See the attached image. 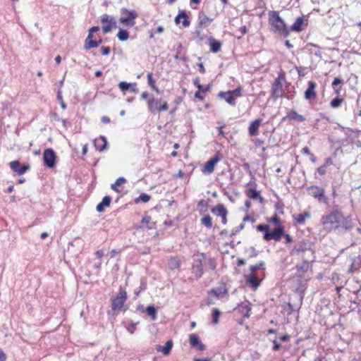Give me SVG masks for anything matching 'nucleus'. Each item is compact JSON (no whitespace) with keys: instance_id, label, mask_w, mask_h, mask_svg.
<instances>
[{"instance_id":"f257e3e1","label":"nucleus","mask_w":361,"mask_h":361,"mask_svg":"<svg viewBox=\"0 0 361 361\" xmlns=\"http://www.w3.org/2000/svg\"><path fill=\"white\" fill-rule=\"evenodd\" d=\"M140 98L146 101L148 111L152 114L166 111L169 109V104L166 101L161 99H156L150 96L146 91L141 94Z\"/></svg>"},{"instance_id":"f03ea898","label":"nucleus","mask_w":361,"mask_h":361,"mask_svg":"<svg viewBox=\"0 0 361 361\" xmlns=\"http://www.w3.org/2000/svg\"><path fill=\"white\" fill-rule=\"evenodd\" d=\"M343 213L338 208H334L329 214L323 216L321 221L328 230L338 231L341 226Z\"/></svg>"},{"instance_id":"7ed1b4c3","label":"nucleus","mask_w":361,"mask_h":361,"mask_svg":"<svg viewBox=\"0 0 361 361\" xmlns=\"http://www.w3.org/2000/svg\"><path fill=\"white\" fill-rule=\"evenodd\" d=\"M269 20L270 25L274 28V32H278L284 36H288L289 34L286 28V25L282 18L279 16L278 12L271 11L269 13Z\"/></svg>"},{"instance_id":"20e7f679","label":"nucleus","mask_w":361,"mask_h":361,"mask_svg":"<svg viewBox=\"0 0 361 361\" xmlns=\"http://www.w3.org/2000/svg\"><path fill=\"white\" fill-rule=\"evenodd\" d=\"M121 13L123 15L119 19L121 24L128 27H132L135 25V19L138 17V14L135 10L122 8Z\"/></svg>"},{"instance_id":"39448f33","label":"nucleus","mask_w":361,"mask_h":361,"mask_svg":"<svg viewBox=\"0 0 361 361\" xmlns=\"http://www.w3.org/2000/svg\"><path fill=\"white\" fill-rule=\"evenodd\" d=\"M127 299L126 290L120 286L118 293L111 301V308L114 311L123 310L124 303Z\"/></svg>"},{"instance_id":"423d86ee","label":"nucleus","mask_w":361,"mask_h":361,"mask_svg":"<svg viewBox=\"0 0 361 361\" xmlns=\"http://www.w3.org/2000/svg\"><path fill=\"white\" fill-rule=\"evenodd\" d=\"M310 195L314 199L318 200L319 202L324 203L328 202V198L325 196V190L317 185H311L307 188Z\"/></svg>"},{"instance_id":"0eeeda50","label":"nucleus","mask_w":361,"mask_h":361,"mask_svg":"<svg viewBox=\"0 0 361 361\" xmlns=\"http://www.w3.org/2000/svg\"><path fill=\"white\" fill-rule=\"evenodd\" d=\"M101 23L102 25V31L104 34L111 31L112 29L117 27L116 18L108 14H104L101 17Z\"/></svg>"},{"instance_id":"6e6552de","label":"nucleus","mask_w":361,"mask_h":361,"mask_svg":"<svg viewBox=\"0 0 361 361\" xmlns=\"http://www.w3.org/2000/svg\"><path fill=\"white\" fill-rule=\"evenodd\" d=\"M312 243L309 240H302L298 243L292 250V255H302L306 252L313 255Z\"/></svg>"},{"instance_id":"1a4fd4ad","label":"nucleus","mask_w":361,"mask_h":361,"mask_svg":"<svg viewBox=\"0 0 361 361\" xmlns=\"http://www.w3.org/2000/svg\"><path fill=\"white\" fill-rule=\"evenodd\" d=\"M205 255L202 253L194 259L193 274L197 279H200L204 274L202 261L205 259Z\"/></svg>"},{"instance_id":"9d476101","label":"nucleus","mask_w":361,"mask_h":361,"mask_svg":"<svg viewBox=\"0 0 361 361\" xmlns=\"http://www.w3.org/2000/svg\"><path fill=\"white\" fill-rule=\"evenodd\" d=\"M56 156L54 151L49 148L46 149L43 153L44 164L48 168H54L56 165Z\"/></svg>"},{"instance_id":"9b49d317","label":"nucleus","mask_w":361,"mask_h":361,"mask_svg":"<svg viewBox=\"0 0 361 361\" xmlns=\"http://www.w3.org/2000/svg\"><path fill=\"white\" fill-rule=\"evenodd\" d=\"M284 235V228L282 226H279L275 228L272 231L264 233V239L267 241L274 240L279 241L281 237Z\"/></svg>"},{"instance_id":"f8f14e48","label":"nucleus","mask_w":361,"mask_h":361,"mask_svg":"<svg viewBox=\"0 0 361 361\" xmlns=\"http://www.w3.org/2000/svg\"><path fill=\"white\" fill-rule=\"evenodd\" d=\"M221 155L216 153L214 157L207 161L202 169V172L206 174H211L214 170L215 165L221 160Z\"/></svg>"},{"instance_id":"ddd939ff","label":"nucleus","mask_w":361,"mask_h":361,"mask_svg":"<svg viewBox=\"0 0 361 361\" xmlns=\"http://www.w3.org/2000/svg\"><path fill=\"white\" fill-rule=\"evenodd\" d=\"M357 221L356 219L353 220L350 216L344 217L342 215V220L341 221V226H339L338 232H346L351 230Z\"/></svg>"},{"instance_id":"4468645a","label":"nucleus","mask_w":361,"mask_h":361,"mask_svg":"<svg viewBox=\"0 0 361 361\" xmlns=\"http://www.w3.org/2000/svg\"><path fill=\"white\" fill-rule=\"evenodd\" d=\"M246 283L250 286L253 290H256L260 285L261 280L257 275V273H249L245 274Z\"/></svg>"},{"instance_id":"2eb2a0df","label":"nucleus","mask_w":361,"mask_h":361,"mask_svg":"<svg viewBox=\"0 0 361 361\" xmlns=\"http://www.w3.org/2000/svg\"><path fill=\"white\" fill-rule=\"evenodd\" d=\"M317 87V84L314 81L308 82V87L305 92V98L307 100L311 101L317 97V93L315 89Z\"/></svg>"},{"instance_id":"dca6fc26","label":"nucleus","mask_w":361,"mask_h":361,"mask_svg":"<svg viewBox=\"0 0 361 361\" xmlns=\"http://www.w3.org/2000/svg\"><path fill=\"white\" fill-rule=\"evenodd\" d=\"M9 166L11 169L19 176L24 174L29 169L28 165L24 164L21 166L18 161H11Z\"/></svg>"},{"instance_id":"f3484780","label":"nucleus","mask_w":361,"mask_h":361,"mask_svg":"<svg viewBox=\"0 0 361 361\" xmlns=\"http://www.w3.org/2000/svg\"><path fill=\"white\" fill-rule=\"evenodd\" d=\"M282 93L283 84L279 81H274L271 88V94L272 97L277 99L282 96Z\"/></svg>"},{"instance_id":"a211bd4d","label":"nucleus","mask_w":361,"mask_h":361,"mask_svg":"<svg viewBox=\"0 0 361 361\" xmlns=\"http://www.w3.org/2000/svg\"><path fill=\"white\" fill-rule=\"evenodd\" d=\"M190 344L192 348H197L199 350H205V345L200 340V337L197 334H190L189 336Z\"/></svg>"},{"instance_id":"6ab92c4d","label":"nucleus","mask_w":361,"mask_h":361,"mask_svg":"<svg viewBox=\"0 0 361 361\" xmlns=\"http://www.w3.org/2000/svg\"><path fill=\"white\" fill-rule=\"evenodd\" d=\"M175 23L177 25L181 23L184 27H188L190 25V21L188 19V16L184 11H180L175 18Z\"/></svg>"},{"instance_id":"aec40b11","label":"nucleus","mask_w":361,"mask_h":361,"mask_svg":"<svg viewBox=\"0 0 361 361\" xmlns=\"http://www.w3.org/2000/svg\"><path fill=\"white\" fill-rule=\"evenodd\" d=\"M118 87L123 92H126L127 90L135 93L138 92V89L135 82L128 83L127 82L122 81L118 83Z\"/></svg>"},{"instance_id":"412c9836","label":"nucleus","mask_w":361,"mask_h":361,"mask_svg":"<svg viewBox=\"0 0 361 361\" xmlns=\"http://www.w3.org/2000/svg\"><path fill=\"white\" fill-rule=\"evenodd\" d=\"M251 303L248 300H245L238 305L240 312L244 317L248 318L250 316Z\"/></svg>"},{"instance_id":"4be33fe9","label":"nucleus","mask_w":361,"mask_h":361,"mask_svg":"<svg viewBox=\"0 0 361 361\" xmlns=\"http://www.w3.org/2000/svg\"><path fill=\"white\" fill-rule=\"evenodd\" d=\"M172 347L173 341L171 340H169L166 341L164 346H161L160 345H157L156 350L158 352H161L164 355H168L170 354Z\"/></svg>"},{"instance_id":"5701e85b","label":"nucleus","mask_w":361,"mask_h":361,"mask_svg":"<svg viewBox=\"0 0 361 361\" xmlns=\"http://www.w3.org/2000/svg\"><path fill=\"white\" fill-rule=\"evenodd\" d=\"M218 96H219V97L224 99L230 105H232V106L235 105V99L233 98V97L230 91L220 92L219 93Z\"/></svg>"},{"instance_id":"b1692460","label":"nucleus","mask_w":361,"mask_h":361,"mask_svg":"<svg viewBox=\"0 0 361 361\" xmlns=\"http://www.w3.org/2000/svg\"><path fill=\"white\" fill-rule=\"evenodd\" d=\"M96 149L99 151H103L106 148L107 141L104 136H99L94 141Z\"/></svg>"},{"instance_id":"393cba45","label":"nucleus","mask_w":361,"mask_h":361,"mask_svg":"<svg viewBox=\"0 0 361 361\" xmlns=\"http://www.w3.org/2000/svg\"><path fill=\"white\" fill-rule=\"evenodd\" d=\"M102 42V39H99V41L93 40L92 38H91V36H87V38L85 40V44L84 48L86 50L90 49L92 48H96L97 47L99 44H101Z\"/></svg>"},{"instance_id":"a878e982","label":"nucleus","mask_w":361,"mask_h":361,"mask_svg":"<svg viewBox=\"0 0 361 361\" xmlns=\"http://www.w3.org/2000/svg\"><path fill=\"white\" fill-rule=\"evenodd\" d=\"M262 120L261 118H257L252 121L248 128L249 133L250 135L254 136L257 135L259 127L262 123Z\"/></svg>"},{"instance_id":"bb28decb","label":"nucleus","mask_w":361,"mask_h":361,"mask_svg":"<svg viewBox=\"0 0 361 361\" xmlns=\"http://www.w3.org/2000/svg\"><path fill=\"white\" fill-rule=\"evenodd\" d=\"M305 21H307V20H305L303 17H298L294 22V23L291 25L290 30L295 32H300L302 30V25L305 23Z\"/></svg>"},{"instance_id":"cd10ccee","label":"nucleus","mask_w":361,"mask_h":361,"mask_svg":"<svg viewBox=\"0 0 361 361\" xmlns=\"http://www.w3.org/2000/svg\"><path fill=\"white\" fill-rule=\"evenodd\" d=\"M247 195L251 199L259 200V202H262L264 200L259 192L255 188H249L247 192Z\"/></svg>"},{"instance_id":"c85d7f7f","label":"nucleus","mask_w":361,"mask_h":361,"mask_svg":"<svg viewBox=\"0 0 361 361\" xmlns=\"http://www.w3.org/2000/svg\"><path fill=\"white\" fill-rule=\"evenodd\" d=\"M111 201V198L109 196H105L102 202L99 203L96 207L97 211L98 212H102L104 210L105 207H109L110 205Z\"/></svg>"},{"instance_id":"c756f323","label":"nucleus","mask_w":361,"mask_h":361,"mask_svg":"<svg viewBox=\"0 0 361 361\" xmlns=\"http://www.w3.org/2000/svg\"><path fill=\"white\" fill-rule=\"evenodd\" d=\"M152 219L149 216H145L141 221L140 227L147 229H152L154 227V223L151 221Z\"/></svg>"},{"instance_id":"7c9ffc66","label":"nucleus","mask_w":361,"mask_h":361,"mask_svg":"<svg viewBox=\"0 0 361 361\" xmlns=\"http://www.w3.org/2000/svg\"><path fill=\"white\" fill-rule=\"evenodd\" d=\"M212 212L219 216H222L224 215H227L228 212L225 207L221 204H219L217 206L212 209Z\"/></svg>"},{"instance_id":"2f4dec72","label":"nucleus","mask_w":361,"mask_h":361,"mask_svg":"<svg viewBox=\"0 0 361 361\" xmlns=\"http://www.w3.org/2000/svg\"><path fill=\"white\" fill-rule=\"evenodd\" d=\"M296 222L299 224H304L305 219L310 218V213L305 212L303 213L293 216Z\"/></svg>"},{"instance_id":"473e14b6","label":"nucleus","mask_w":361,"mask_h":361,"mask_svg":"<svg viewBox=\"0 0 361 361\" xmlns=\"http://www.w3.org/2000/svg\"><path fill=\"white\" fill-rule=\"evenodd\" d=\"M286 117L290 120H297L300 122L305 121V118L302 115L298 114L294 110L289 111Z\"/></svg>"},{"instance_id":"72a5a7b5","label":"nucleus","mask_w":361,"mask_h":361,"mask_svg":"<svg viewBox=\"0 0 361 361\" xmlns=\"http://www.w3.org/2000/svg\"><path fill=\"white\" fill-rule=\"evenodd\" d=\"M210 50L214 53H217L221 50V44L219 41L216 40L215 39L211 37L210 38Z\"/></svg>"},{"instance_id":"f704fd0d","label":"nucleus","mask_w":361,"mask_h":361,"mask_svg":"<svg viewBox=\"0 0 361 361\" xmlns=\"http://www.w3.org/2000/svg\"><path fill=\"white\" fill-rule=\"evenodd\" d=\"M180 261L177 257H171L169 259L168 266L171 269H176L180 267Z\"/></svg>"},{"instance_id":"c9c22d12","label":"nucleus","mask_w":361,"mask_h":361,"mask_svg":"<svg viewBox=\"0 0 361 361\" xmlns=\"http://www.w3.org/2000/svg\"><path fill=\"white\" fill-rule=\"evenodd\" d=\"M199 20H200V25L201 27H204L209 26L212 22V19L209 18L203 13H200Z\"/></svg>"},{"instance_id":"e433bc0d","label":"nucleus","mask_w":361,"mask_h":361,"mask_svg":"<svg viewBox=\"0 0 361 361\" xmlns=\"http://www.w3.org/2000/svg\"><path fill=\"white\" fill-rule=\"evenodd\" d=\"M259 269L264 270L265 269V263L264 262H260L255 265H251L250 267V271L251 273H257V271Z\"/></svg>"},{"instance_id":"4c0bfd02","label":"nucleus","mask_w":361,"mask_h":361,"mask_svg":"<svg viewBox=\"0 0 361 361\" xmlns=\"http://www.w3.org/2000/svg\"><path fill=\"white\" fill-rule=\"evenodd\" d=\"M148 85L154 91L159 92L158 87L155 85V81L152 78V73H149L147 75Z\"/></svg>"},{"instance_id":"58836bf2","label":"nucleus","mask_w":361,"mask_h":361,"mask_svg":"<svg viewBox=\"0 0 361 361\" xmlns=\"http://www.w3.org/2000/svg\"><path fill=\"white\" fill-rule=\"evenodd\" d=\"M117 37L121 41H126L129 38V33L126 30L120 29L117 34Z\"/></svg>"},{"instance_id":"ea45409f","label":"nucleus","mask_w":361,"mask_h":361,"mask_svg":"<svg viewBox=\"0 0 361 361\" xmlns=\"http://www.w3.org/2000/svg\"><path fill=\"white\" fill-rule=\"evenodd\" d=\"M146 312L149 316L151 317L152 320H155L157 318V310L154 305H149L147 307Z\"/></svg>"},{"instance_id":"a19ab883","label":"nucleus","mask_w":361,"mask_h":361,"mask_svg":"<svg viewBox=\"0 0 361 361\" xmlns=\"http://www.w3.org/2000/svg\"><path fill=\"white\" fill-rule=\"evenodd\" d=\"M201 223L207 228H211L212 227V218L209 215L204 216L203 218H202Z\"/></svg>"},{"instance_id":"79ce46f5","label":"nucleus","mask_w":361,"mask_h":361,"mask_svg":"<svg viewBox=\"0 0 361 361\" xmlns=\"http://www.w3.org/2000/svg\"><path fill=\"white\" fill-rule=\"evenodd\" d=\"M126 180L123 177H120L116 179V182L111 185V188L115 192H118V190L117 188L118 186H120L123 183H126Z\"/></svg>"},{"instance_id":"37998d69","label":"nucleus","mask_w":361,"mask_h":361,"mask_svg":"<svg viewBox=\"0 0 361 361\" xmlns=\"http://www.w3.org/2000/svg\"><path fill=\"white\" fill-rule=\"evenodd\" d=\"M220 314H221V312L219 311V310L218 308H214L212 310V323L214 324H216L219 323V318Z\"/></svg>"},{"instance_id":"c03bdc74","label":"nucleus","mask_w":361,"mask_h":361,"mask_svg":"<svg viewBox=\"0 0 361 361\" xmlns=\"http://www.w3.org/2000/svg\"><path fill=\"white\" fill-rule=\"evenodd\" d=\"M343 101V99L337 97L331 100L330 102V106L334 109L338 108L342 104Z\"/></svg>"},{"instance_id":"a18cd8bd","label":"nucleus","mask_w":361,"mask_h":361,"mask_svg":"<svg viewBox=\"0 0 361 361\" xmlns=\"http://www.w3.org/2000/svg\"><path fill=\"white\" fill-rule=\"evenodd\" d=\"M150 200V196L146 193H142L135 200V203H138L140 201L143 202H147Z\"/></svg>"},{"instance_id":"49530a36","label":"nucleus","mask_w":361,"mask_h":361,"mask_svg":"<svg viewBox=\"0 0 361 361\" xmlns=\"http://www.w3.org/2000/svg\"><path fill=\"white\" fill-rule=\"evenodd\" d=\"M57 99L59 100L61 108L63 109H66V104L63 102V97H62V92H61V91L60 90H58V92H57Z\"/></svg>"},{"instance_id":"de8ad7c7","label":"nucleus","mask_w":361,"mask_h":361,"mask_svg":"<svg viewBox=\"0 0 361 361\" xmlns=\"http://www.w3.org/2000/svg\"><path fill=\"white\" fill-rule=\"evenodd\" d=\"M257 230L261 232H264V233H268L269 231V226L267 224H259L257 226Z\"/></svg>"},{"instance_id":"09e8293b","label":"nucleus","mask_w":361,"mask_h":361,"mask_svg":"<svg viewBox=\"0 0 361 361\" xmlns=\"http://www.w3.org/2000/svg\"><path fill=\"white\" fill-rule=\"evenodd\" d=\"M286 80V74L284 71H281L279 73L278 77L274 80V81H279L281 83L284 82Z\"/></svg>"},{"instance_id":"8fccbe9b","label":"nucleus","mask_w":361,"mask_h":361,"mask_svg":"<svg viewBox=\"0 0 361 361\" xmlns=\"http://www.w3.org/2000/svg\"><path fill=\"white\" fill-rule=\"evenodd\" d=\"M233 97V98L235 97H239L241 96L242 94V90L241 88L239 87H237L235 88V90H231L230 91Z\"/></svg>"},{"instance_id":"3c124183","label":"nucleus","mask_w":361,"mask_h":361,"mask_svg":"<svg viewBox=\"0 0 361 361\" xmlns=\"http://www.w3.org/2000/svg\"><path fill=\"white\" fill-rule=\"evenodd\" d=\"M136 323L130 322L128 324L126 329L130 334H133L136 329Z\"/></svg>"},{"instance_id":"603ef678","label":"nucleus","mask_w":361,"mask_h":361,"mask_svg":"<svg viewBox=\"0 0 361 361\" xmlns=\"http://www.w3.org/2000/svg\"><path fill=\"white\" fill-rule=\"evenodd\" d=\"M244 228V224L242 223L240 224L239 226L235 227L233 230H232V232H231V235H235L237 233H238L239 231H240L241 230H243Z\"/></svg>"},{"instance_id":"864d4df0","label":"nucleus","mask_w":361,"mask_h":361,"mask_svg":"<svg viewBox=\"0 0 361 361\" xmlns=\"http://www.w3.org/2000/svg\"><path fill=\"white\" fill-rule=\"evenodd\" d=\"M326 168L325 166L322 165L317 168V171L319 175L323 176L326 173Z\"/></svg>"},{"instance_id":"5fc2aeb1","label":"nucleus","mask_w":361,"mask_h":361,"mask_svg":"<svg viewBox=\"0 0 361 361\" xmlns=\"http://www.w3.org/2000/svg\"><path fill=\"white\" fill-rule=\"evenodd\" d=\"M343 82V80L340 78H335L334 80L332 82V87L335 88L337 85Z\"/></svg>"},{"instance_id":"6e6d98bb","label":"nucleus","mask_w":361,"mask_h":361,"mask_svg":"<svg viewBox=\"0 0 361 361\" xmlns=\"http://www.w3.org/2000/svg\"><path fill=\"white\" fill-rule=\"evenodd\" d=\"M99 30V27L93 26L89 30V33L87 36H91V38L93 37V33L97 32Z\"/></svg>"},{"instance_id":"4d7b16f0","label":"nucleus","mask_w":361,"mask_h":361,"mask_svg":"<svg viewBox=\"0 0 361 361\" xmlns=\"http://www.w3.org/2000/svg\"><path fill=\"white\" fill-rule=\"evenodd\" d=\"M101 49L103 55H108L111 51L109 47H102Z\"/></svg>"},{"instance_id":"13d9d810","label":"nucleus","mask_w":361,"mask_h":361,"mask_svg":"<svg viewBox=\"0 0 361 361\" xmlns=\"http://www.w3.org/2000/svg\"><path fill=\"white\" fill-rule=\"evenodd\" d=\"M194 84L196 85L199 90H203V86L200 84V78H195V80H194Z\"/></svg>"},{"instance_id":"bf43d9fd","label":"nucleus","mask_w":361,"mask_h":361,"mask_svg":"<svg viewBox=\"0 0 361 361\" xmlns=\"http://www.w3.org/2000/svg\"><path fill=\"white\" fill-rule=\"evenodd\" d=\"M94 255L97 259H100L104 256V252L102 250H97Z\"/></svg>"},{"instance_id":"052dcab7","label":"nucleus","mask_w":361,"mask_h":361,"mask_svg":"<svg viewBox=\"0 0 361 361\" xmlns=\"http://www.w3.org/2000/svg\"><path fill=\"white\" fill-rule=\"evenodd\" d=\"M289 338L290 336H288V334H285L279 337V340L283 342L288 341Z\"/></svg>"},{"instance_id":"680f3d73","label":"nucleus","mask_w":361,"mask_h":361,"mask_svg":"<svg viewBox=\"0 0 361 361\" xmlns=\"http://www.w3.org/2000/svg\"><path fill=\"white\" fill-rule=\"evenodd\" d=\"M333 164V161L331 158H328L325 160L324 163V166H325L326 167H328L329 166Z\"/></svg>"},{"instance_id":"e2e57ef3","label":"nucleus","mask_w":361,"mask_h":361,"mask_svg":"<svg viewBox=\"0 0 361 361\" xmlns=\"http://www.w3.org/2000/svg\"><path fill=\"white\" fill-rule=\"evenodd\" d=\"M200 91L201 90H198L197 92H195V97L200 100H202L204 99V96L201 94Z\"/></svg>"},{"instance_id":"0e129e2a","label":"nucleus","mask_w":361,"mask_h":361,"mask_svg":"<svg viewBox=\"0 0 361 361\" xmlns=\"http://www.w3.org/2000/svg\"><path fill=\"white\" fill-rule=\"evenodd\" d=\"M258 255V252L255 250V247H251L250 257H255Z\"/></svg>"},{"instance_id":"69168bd1","label":"nucleus","mask_w":361,"mask_h":361,"mask_svg":"<svg viewBox=\"0 0 361 361\" xmlns=\"http://www.w3.org/2000/svg\"><path fill=\"white\" fill-rule=\"evenodd\" d=\"M271 221L274 222L276 224H279L280 220L276 214H275L273 217L271 219Z\"/></svg>"},{"instance_id":"338daca9","label":"nucleus","mask_w":361,"mask_h":361,"mask_svg":"<svg viewBox=\"0 0 361 361\" xmlns=\"http://www.w3.org/2000/svg\"><path fill=\"white\" fill-rule=\"evenodd\" d=\"M273 343H274L273 349L274 350H278L280 349V348H281L280 343H279L276 341H274Z\"/></svg>"},{"instance_id":"774afa93","label":"nucleus","mask_w":361,"mask_h":361,"mask_svg":"<svg viewBox=\"0 0 361 361\" xmlns=\"http://www.w3.org/2000/svg\"><path fill=\"white\" fill-rule=\"evenodd\" d=\"M6 355L3 350H0V361H6Z\"/></svg>"}]
</instances>
